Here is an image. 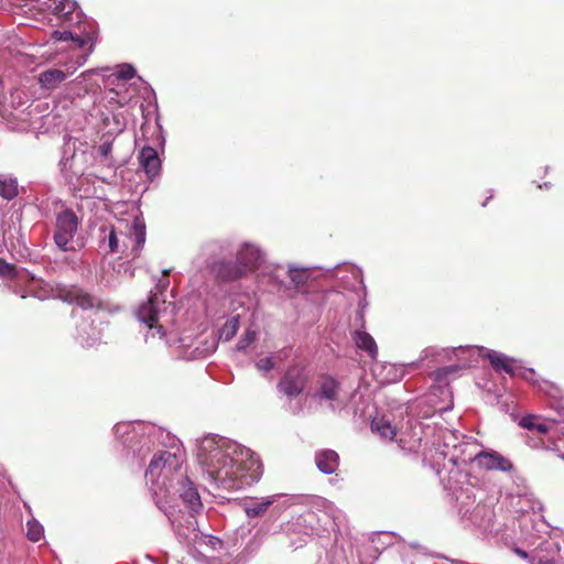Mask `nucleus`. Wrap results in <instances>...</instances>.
<instances>
[{
    "instance_id": "1",
    "label": "nucleus",
    "mask_w": 564,
    "mask_h": 564,
    "mask_svg": "<svg viewBox=\"0 0 564 564\" xmlns=\"http://www.w3.org/2000/svg\"><path fill=\"white\" fill-rule=\"evenodd\" d=\"M197 462L217 487L240 490L262 476V464L249 448L221 436L204 437L197 448Z\"/></svg>"
},
{
    "instance_id": "2",
    "label": "nucleus",
    "mask_w": 564,
    "mask_h": 564,
    "mask_svg": "<svg viewBox=\"0 0 564 564\" xmlns=\"http://www.w3.org/2000/svg\"><path fill=\"white\" fill-rule=\"evenodd\" d=\"M184 460V454L178 449L174 453L162 451L153 456L145 471L156 506L166 514L175 533L180 536H187V533L181 528L174 511L166 508L161 498L178 496L182 499L191 513L187 519V530L195 531L194 514L203 508L197 488L188 479L186 469L183 467Z\"/></svg>"
},
{
    "instance_id": "3",
    "label": "nucleus",
    "mask_w": 564,
    "mask_h": 564,
    "mask_svg": "<svg viewBox=\"0 0 564 564\" xmlns=\"http://www.w3.org/2000/svg\"><path fill=\"white\" fill-rule=\"evenodd\" d=\"M167 286L169 280H160L155 286V291H151L148 301L141 303L137 310V318L145 328V341L155 337L163 340L165 337V332L160 321L167 308L166 301L163 297V292Z\"/></svg>"
},
{
    "instance_id": "4",
    "label": "nucleus",
    "mask_w": 564,
    "mask_h": 564,
    "mask_svg": "<svg viewBox=\"0 0 564 564\" xmlns=\"http://www.w3.org/2000/svg\"><path fill=\"white\" fill-rule=\"evenodd\" d=\"M128 242L132 243L130 256L133 259L138 258L145 242L143 220L134 218L129 234H124L113 226L100 228V248L107 249L108 253H124Z\"/></svg>"
},
{
    "instance_id": "5",
    "label": "nucleus",
    "mask_w": 564,
    "mask_h": 564,
    "mask_svg": "<svg viewBox=\"0 0 564 564\" xmlns=\"http://www.w3.org/2000/svg\"><path fill=\"white\" fill-rule=\"evenodd\" d=\"M80 220L70 208H64L56 214L53 240L58 250H74L72 241L78 231Z\"/></svg>"
},
{
    "instance_id": "6",
    "label": "nucleus",
    "mask_w": 564,
    "mask_h": 564,
    "mask_svg": "<svg viewBox=\"0 0 564 564\" xmlns=\"http://www.w3.org/2000/svg\"><path fill=\"white\" fill-rule=\"evenodd\" d=\"M458 512L463 518L480 528H486L491 521L492 511L486 505L475 503V496L469 488L462 489L456 496Z\"/></svg>"
},
{
    "instance_id": "7",
    "label": "nucleus",
    "mask_w": 564,
    "mask_h": 564,
    "mask_svg": "<svg viewBox=\"0 0 564 564\" xmlns=\"http://www.w3.org/2000/svg\"><path fill=\"white\" fill-rule=\"evenodd\" d=\"M51 288L50 296L59 299L67 303H75L83 310H89L98 304V301L93 295L84 292L75 285L55 284Z\"/></svg>"
},
{
    "instance_id": "8",
    "label": "nucleus",
    "mask_w": 564,
    "mask_h": 564,
    "mask_svg": "<svg viewBox=\"0 0 564 564\" xmlns=\"http://www.w3.org/2000/svg\"><path fill=\"white\" fill-rule=\"evenodd\" d=\"M486 357L497 371H503L510 376H520L532 384L536 383V373L533 369L517 366L513 359L496 350H487Z\"/></svg>"
},
{
    "instance_id": "9",
    "label": "nucleus",
    "mask_w": 564,
    "mask_h": 564,
    "mask_svg": "<svg viewBox=\"0 0 564 564\" xmlns=\"http://www.w3.org/2000/svg\"><path fill=\"white\" fill-rule=\"evenodd\" d=\"M290 500L285 495L278 494L264 497L260 501L245 503V512L248 518H257L263 516L270 507L279 513L290 507Z\"/></svg>"
},
{
    "instance_id": "10",
    "label": "nucleus",
    "mask_w": 564,
    "mask_h": 564,
    "mask_svg": "<svg viewBox=\"0 0 564 564\" xmlns=\"http://www.w3.org/2000/svg\"><path fill=\"white\" fill-rule=\"evenodd\" d=\"M0 275L6 278H13L15 286L20 285L21 283H25V288L21 293V297H26L28 295L42 297V295L35 291L42 281L36 280L34 276H30L29 272H17L13 265L0 260Z\"/></svg>"
},
{
    "instance_id": "11",
    "label": "nucleus",
    "mask_w": 564,
    "mask_h": 564,
    "mask_svg": "<svg viewBox=\"0 0 564 564\" xmlns=\"http://www.w3.org/2000/svg\"><path fill=\"white\" fill-rule=\"evenodd\" d=\"M471 462L476 463L479 468L486 470H499V471H511L513 468L512 463L500 453L488 449L476 453L471 458Z\"/></svg>"
},
{
    "instance_id": "12",
    "label": "nucleus",
    "mask_w": 564,
    "mask_h": 564,
    "mask_svg": "<svg viewBox=\"0 0 564 564\" xmlns=\"http://www.w3.org/2000/svg\"><path fill=\"white\" fill-rule=\"evenodd\" d=\"M315 399L330 401V408L341 409L346 401L340 397V384L332 377H323L319 381V389L314 394Z\"/></svg>"
},
{
    "instance_id": "13",
    "label": "nucleus",
    "mask_w": 564,
    "mask_h": 564,
    "mask_svg": "<svg viewBox=\"0 0 564 564\" xmlns=\"http://www.w3.org/2000/svg\"><path fill=\"white\" fill-rule=\"evenodd\" d=\"M304 387L305 377L296 367L289 368L278 383L279 391L290 398L297 397L304 390Z\"/></svg>"
},
{
    "instance_id": "14",
    "label": "nucleus",
    "mask_w": 564,
    "mask_h": 564,
    "mask_svg": "<svg viewBox=\"0 0 564 564\" xmlns=\"http://www.w3.org/2000/svg\"><path fill=\"white\" fill-rule=\"evenodd\" d=\"M531 564H564L557 542L545 541L532 552Z\"/></svg>"
},
{
    "instance_id": "15",
    "label": "nucleus",
    "mask_w": 564,
    "mask_h": 564,
    "mask_svg": "<svg viewBox=\"0 0 564 564\" xmlns=\"http://www.w3.org/2000/svg\"><path fill=\"white\" fill-rule=\"evenodd\" d=\"M262 259L263 254L261 250L251 243H243L237 253V260L239 264L245 269V273L260 265Z\"/></svg>"
},
{
    "instance_id": "16",
    "label": "nucleus",
    "mask_w": 564,
    "mask_h": 564,
    "mask_svg": "<svg viewBox=\"0 0 564 564\" xmlns=\"http://www.w3.org/2000/svg\"><path fill=\"white\" fill-rule=\"evenodd\" d=\"M212 270L216 276L223 281H235L246 274L245 269L239 264L238 260L236 262H217L213 265Z\"/></svg>"
},
{
    "instance_id": "17",
    "label": "nucleus",
    "mask_w": 564,
    "mask_h": 564,
    "mask_svg": "<svg viewBox=\"0 0 564 564\" xmlns=\"http://www.w3.org/2000/svg\"><path fill=\"white\" fill-rule=\"evenodd\" d=\"M139 162L149 177H154L161 170V160L152 147H144L140 151Z\"/></svg>"
},
{
    "instance_id": "18",
    "label": "nucleus",
    "mask_w": 564,
    "mask_h": 564,
    "mask_svg": "<svg viewBox=\"0 0 564 564\" xmlns=\"http://www.w3.org/2000/svg\"><path fill=\"white\" fill-rule=\"evenodd\" d=\"M315 464L319 471L330 475L338 468L339 456L333 449H321L315 453Z\"/></svg>"
},
{
    "instance_id": "19",
    "label": "nucleus",
    "mask_w": 564,
    "mask_h": 564,
    "mask_svg": "<svg viewBox=\"0 0 564 564\" xmlns=\"http://www.w3.org/2000/svg\"><path fill=\"white\" fill-rule=\"evenodd\" d=\"M77 340L83 347H93L101 340V330L93 323L84 322L77 328Z\"/></svg>"
},
{
    "instance_id": "20",
    "label": "nucleus",
    "mask_w": 564,
    "mask_h": 564,
    "mask_svg": "<svg viewBox=\"0 0 564 564\" xmlns=\"http://www.w3.org/2000/svg\"><path fill=\"white\" fill-rule=\"evenodd\" d=\"M372 432L377 433L381 438L392 441L397 435V427L392 425L387 416H376L371 422Z\"/></svg>"
},
{
    "instance_id": "21",
    "label": "nucleus",
    "mask_w": 564,
    "mask_h": 564,
    "mask_svg": "<svg viewBox=\"0 0 564 564\" xmlns=\"http://www.w3.org/2000/svg\"><path fill=\"white\" fill-rule=\"evenodd\" d=\"M318 522L319 519L317 518L316 513L310 510L299 516L294 522V525L299 532L310 535L317 531Z\"/></svg>"
},
{
    "instance_id": "22",
    "label": "nucleus",
    "mask_w": 564,
    "mask_h": 564,
    "mask_svg": "<svg viewBox=\"0 0 564 564\" xmlns=\"http://www.w3.org/2000/svg\"><path fill=\"white\" fill-rule=\"evenodd\" d=\"M356 346L365 350L371 358H376L378 348L375 339L366 332L357 330L354 335Z\"/></svg>"
},
{
    "instance_id": "23",
    "label": "nucleus",
    "mask_w": 564,
    "mask_h": 564,
    "mask_svg": "<svg viewBox=\"0 0 564 564\" xmlns=\"http://www.w3.org/2000/svg\"><path fill=\"white\" fill-rule=\"evenodd\" d=\"M19 194L17 178L9 175H0V196L3 199L12 200Z\"/></svg>"
},
{
    "instance_id": "24",
    "label": "nucleus",
    "mask_w": 564,
    "mask_h": 564,
    "mask_svg": "<svg viewBox=\"0 0 564 564\" xmlns=\"http://www.w3.org/2000/svg\"><path fill=\"white\" fill-rule=\"evenodd\" d=\"M239 329V315L231 316L219 329V339L230 340Z\"/></svg>"
},
{
    "instance_id": "25",
    "label": "nucleus",
    "mask_w": 564,
    "mask_h": 564,
    "mask_svg": "<svg viewBox=\"0 0 564 564\" xmlns=\"http://www.w3.org/2000/svg\"><path fill=\"white\" fill-rule=\"evenodd\" d=\"M519 425L523 429H527L529 431H536L539 434L543 435L549 432V425L545 423H538L535 422L534 415H525L523 416Z\"/></svg>"
},
{
    "instance_id": "26",
    "label": "nucleus",
    "mask_w": 564,
    "mask_h": 564,
    "mask_svg": "<svg viewBox=\"0 0 564 564\" xmlns=\"http://www.w3.org/2000/svg\"><path fill=\"white\" fill-rule=\"evenodd\" d=\"M85 153L77 154L74 152L70 158H63L61 160L62 171L67 172L70 171L75 176L82 175L83 170L77 167V161L83 156Z\"/></svg>"
},
{
    "instance_id": "27",
    "label": "nucleus",
    "mask_w": 564,
    "mask_h": 564,
    "mask_svg": "<svg viewBox=\"0 0 564 564\" xmlns=\"http://www.w3.org/2000/svg\"><path fill=\"white\" fill-rule=\"evenodd\" d=\"M288 274L296 286L304 285L310 276V273L306 269L295 267H290Z\"/></svg>"
},
{
    "instance_id": "28",
    "label": "nucleus",
    "mask_w": 564,
    "mask_h": 564,
    "mask_svg": "<svg viewBox=\"0 0 564 564\" xmlns=\"http://www.w3.org/2000/svg\"><path fill=\"white\" fill-rule=\"evenodd\" d=\"M282 351H280L276 356H268L264 358L259 359L256 362V368L259 371L267 372L272 370L275 367L276 360H282Z\"/></svg>"
},
{
    "instance_id": "29",
    "label": "nucleus",
    "mask_w": 564,
    "mask_h": 564,
    "mask_svg": "<svg viewBox=\"0 0 564 564\" xmlns=\"http://www.w3.org/2000/svg\"><path fill=\"white\" fill-rule=\"evenodd\" d=\"M323 506L325 508V514L330 518L329 522L324 523V529H327L328 525L334 528L338 527V522H340V511L337 510L330 502L323 501Z\"/></svg>"
},
{
    "instance_id": "30",
    "label": "nucleus",
    "mask_w": 564,
    "mask_h": 564,
    "mask_svg": "<svg viewBox=\"0 0 564 564\" xmlns=\"http://www.w3.org/2000/svg\"><path fill=\"white\" fill-rule=\"evenodd\" d=\"M44 529L37 521H28L26 523V535L29 540L37 542L42 539Z\"/></svg>"
},
{
    "instance_id": "31",
    "label": "nucleus",
    "mask_w": 564,
    "mask_h": 564,
    "mask_svg": "<svg viewBox=\"0 0 564 564\" xmlns=\"http://www.w3.org/2000/svg\"><path fill=\"white\" fill-rule=\"evenodd\" d=\"M257 333L253 329H247L242 337L239 339L236 348L238 351H243L251 343L254 341Z\"/></svg>"
},
{
    "instance_id": "32",
    "label": "nucleus",
    "mask_w": 564,
    "mask_h": 564,
    "mask_svg": "<svg viewBox=\"0 0 564 564\" xmlns=\"http://www.w3.org/2000/svg\"><path fill=\"white\" fill-rule=\"evenodd\" d=\"M130 427H131V425L129 423H118L113 427L115 434L119 437H123L124 435H127L128 437L124 441V443L128 441H132L133 435L129 436L131 434Z\"/></svg>"
},
{
    "instance_id": "33",
    "label": "nucleus",
    "mask_w": 564,
    "mask_h": 564,
    "mask_svg": "<svg viewBox=\"0 0 564 564\" xmlns=\"http://www.w3.org/2000/svg\"><path fill=\"white\" fill-rule=\"evenodd\" d=\"M135 74V69L131 65H122L121 69L117 74V79L119 82H126L131 79Z\"/></svg>"
},
{
    "instance_id": "34",
    "label": "nucleus",
    "mask_w": 564,
    "mask_h": 564,
    "mask_svg": "<svg viewBox=\"0 0 564 564\" xmlns=\"http://www.w3.org/2000/svg\"><path fill=\"white\" fill-rule=\"evenodd\" d=\"M111 150H112V143L104 142L102 144H100L98 152L102 158L107 159L110 155Z\"/></svg>"
},
{
    "instance_id": "35",
    "label": "nucleus",
    "mask_w": 564,
    "mask_h": 564,
    "mask_svg": "<svg viewBox=\"0 0 564 564\" xmlns=\"http://www.w3.org/2000/svg\"><path fill=\"white\" fill-rule=\"evenodd\" d=\"M513 552L520 556L521 558L523 560H529V562L531 563V556L532 554L528 553L527 551L520 549V547H514L513 549Z\"/></svg>"
},
{
    "instance_id": "36",
    "label": "nucleus",
    "mask_w": 564,
    "mask_h": 564,
    "mask_svg": "<svg viewBox=\"0 0 564 564\" xmlns=\"http://www.w3.org/2000/svg\"><path fill=\"white\" fill-rule=\"evenodd\" d=\"M216 341L213 340L212 344L209 345V347L205 350V352H198V356H205V355H209L212 352H214L216 350Z\"/></svg>"
},
{
    "instance_id": "37",
    "label": "nucleus",
    "mask_w": 564,
    "mask_h": 564,
    "mask_svg": "<svg viewBox=\"0 0 564 564\" xmlns=\"http://www.w3.org/2000/svg\"><path fill=\"white\" fill-rule=\"evenodd\" d=\"M456 369H457L456 367H445V368H442L440 371L442 375H447Z\"/></svg>"
},
{
    "instance_id": "38",
    "label": "nucleus",
    "mask_w": 564,
    "mask_h": 564,
    "mask_svg": "<svg viewBox=\"0 0 564 564\" xmlns=\"http://www.w3.org/2000/svg\"><path fill=\"white\" fill-rule=\"evenodd\" d=\"M209 542L213 545V547H216V545H220L221 544V541L219 539H217V538H214V536L209 538Z\"/></svg>"
},
{
    "instance_id": "39",
    "label": "nucleus",
    "mask_w": 564,
    "mask_h": 564,
    "mask_svg": "<svg viewBox=\"0 0 564 564\" xmlns=\"http://www.w3.org/2000/svg\"><path fill=\"white\" fill-rule=\"evenodd\" d=\"M433 352H434L433 348L424 350L425 357H427L429 354H433Z\"/></svg>"
},
{
    "instance_id": "40",
    "label": "nucleus",
    "mask_w": 564,
    "mask_h": 564,
    "mask_svg": "<svg viewBox=\"0 0 564 564\" xmlns=\"http://www.w3.org/2000/svg\"><path fill=\"white\" fill-rule=\"evenodd\" d=\"M127 100H128V98H127V97H122V98L119 100V102H120V104H123V102H127Z\"/></svg>"
},
{
    "instance_id": "41",
    "label": "nucleus",
    "mask_w": 564,
    "mask_h": 564,
    "mask_svg": "<svg viewBox=\"0 0 564 564\" xmlns=\"http://www.w3.org/2000/svg\"><path fill=\"white\" fill-rule=\"evenodd\" d=\"M120 87V90L124 88V83L118 85Z\"/></svg>"
},
{
    "instance_id": "42",
    "label": "nucleus",
    "mask_w": 564,
    "mask_h": 564,
    "mask_svg": "<svg viewBox=\"0 0 564 564\" xmlns=\"http://www.w3.org/2000/svg\"><path fill=\"white\" fill-rule=\"evenodd\" d=\"M72 265H73V268H75L77 265V261H73Z\"/></svg>"
}]
</instances>
